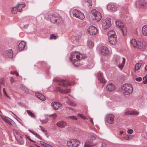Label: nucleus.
<instances>
[{"label":"nucleus","instance_id":"45","mask_svg":"<svg viewBox=\"0 0 147 147\" xmlns=\"http://www.w3.org/2000/svg\"><path fill=\"white\" fill-rule=\"evenodd\" d=\"M67 145L69 147H73L71 140L68 141L67 142Z\"/></svg>","mask_w":147,"mask_h":147},{"label":"nucleus","instance_id":"52","mask_svg":"<svg viewBox=\"0 0 147 147\" xmlns=\"http://www.w3.org/2000/svg\"><path fill=\"white\" fill-rule=\"evenodd\" d=\"M135 80L137 81L140 82L142 80V78L141 77H139L138 78H136Z\"/></svg>","mask_w":147,"mask_h":147},{"label":"nucleus","instance_id":"38","mask_svg":"<svg viewBox=\"0 0 147 147\" xmlns=\"http://www.w3.org/2000/svg\"><path fill=\"white\" fill-rule=\"evenodd\" d=\"M78 57L77 59L78 61L85 58V55L84 54H81L78 53Z\"/></svg>","mask_w":147,"mask_h":147},{"label":"nucleus","instance_id":"48","mask_svg":"<svg viewBox=\"0 0 147 147\" xmlns=\"http://www.w3.org/2000/svg\"><path fill=\"white\" fill-rule=\"evenodd\" d=\"M57 38V36L53 34L51 35L50 36L49 38L50 39H54L55 40Z\"/></svg>","mask_w":147,"mask_h":147},{"label":"nucleus","instance_id":"58","mask_svg":"<svg viewBox=\"0 0 147 147\" xmlns=\"http://www.w3.org/2000/svg\"><path fill=\"white\" fill-rule=\"evenodd\" d=\"M40 143L42 145V146L45 147L46 146V144H47V143H45L42 141H40Z\"/></svg>","mask_w":147,"mask_h":147},{"label":"nucleus","instance_id":"40","mask_svg":"<svg viewBox=\"0 0 147 147\" xmlns=\"http://www.w3.org/2000/svg\"><path fill=\"white\" fill-rule=\"evenodd\" d=\"M116 35L114 31L112 30L109 31L108 33V37Z\"/></svg>","mask_w":147,"mask_h":147},{"label":"nucleus","instance_id":"32","mask_svg":"<svg viewBox=\"0 0 147 147\" xmlns=\"http://www.w3.org/2000/svg\"><path fill=\"white\" fill-rule=\"evenodd\" d=\"M87 46L89 48H92L94 46V43L92 41L88 40L87 42Z\"/></svg>","mask_w":147,"mask_h":147},{"label":"nucleus","instance_id":"6","mask_svg":"<svg viewBox=\"0 0 147 147\" xmlns=\"http://www.w3.org/2000/svg\"><path fill=\"white\" fill-rule=\"evenodd\" d=\"M72 13L73 16L81 20H83L85 18L84 14L77 9H74L72 11Z\"/></svg>","mask_w":147,"mask_h":147},{"label":"nucleus","instance_id":"17","mask_svg":"<svg viewBox=\"0 0 147 147\" xmlns=\"http://www.w3.org/2000/svg\"><path fill=\"white\" fill-rule=\"evenodd\" d=\"M117 38L116 35L108 37L110 43L113 45L115 44L117 42Z\"/></svg>","mask_w":147,"mask_h":147},{"label":"nucleus","instance_id":"56","mask_svg":"<svg viewBox=\"0 0 147 147\" xmlns=\"http://www.w3.org/2000/svg\"><path fill=\"white\" fill-rule=\"evenodd\" d=\"M78 115L79 116H80V117L83 119H85L86 118V117H85L84 116V115L82 114H78Z\"/></svg>","mask_w":147,"mask_h":147},{"label":"nucleus","instance_id":"24","mask_svg":"<svg viewBox=\"0 0 147 147\" xmlns=\"http://www.w3.org/2000/svg\"><path fill=\"white\" fill-rule=\"evenodd\" d=\"M107 7L108 9L111 10L113 11H115L117 8L116 6L112 3L108 4L107 6Z\"/></svg>","mask_w":147,"mask_h":147},{"label":"nucleus","instance_id":"10","mask_svg":"<svg viewBox=\"0 0 147 147\" xmlns=\"http://www.w3.org/2000/svg\"><path fill=\"white\" fill-rule=\"evenodd\" d=\"M13 134L17 141L20 144H24L23 138L21 135L16 131H13Z\"/></svg>","mask_w":147,"mask_h":147},{"label":"nucleus","instance_id":"44","mask_svg":"<svg viewBox=\"0 0 147 147\" xmlns=\"http://www.w3.org/2000/svg\"><path fill=\"white\" fill-rule=\"evenodd\" d=\"M65 98L67 99V100H66V102L69 105H71L72 103V102L71 100L69 99L68 96H65Z\"/></svg>","mask_w":147,"mask_h":147},{"label":"nucleus","instance_id":"57","mask_svg":"<svg viewBox=\"0 0 147 147\" xmlns=\"http://www.w3.org/2000/svg\"><path fill=\"white\" fill-rule=\"evenodd\" d=\"M130 135H127L124 137V138L126 140H128L130 138Z\"/></svg>","mask_w":147,"mask_h":147},{"label":"nucleus","instance_id":"16","mask_svg":"<svg viewBox=\"0 0 147 147\" xmlns=\"http://www.w3.org/2000/svg\"><path fill=\"white\" fill-rule=\"evenodd\" d=\"M51 105L53 109L56 110H57L59 109H61L62 107V104L57 102H53L51 103Z\"/></svg>","mask_w":147,"mask_h":147},{"label":"nucleus","instance_id":"21","mask_svg":"<svg viewBox=\"0 0 147 147\" xmlns=\"http://www.w3.org/2000/svg\"><path fill=\"white\" fill-rule=\"evenodd\" d=\"M96 139V138L95 136L92 135L90 137V140L87 142L93 146L95 144L94 141Z\"/></svg>","mask_w":147,"mask_h":147},{"label":"nucleus","instance_id":"35","mask_svg":"<svg viewBox=\"0 0 147 147\" xmlns=\"http://www.w3.org/2000/svg\"><path fill=\"white\" fill-rule=\"evenodd\" d=\"M114 59L116 64H119L120 61V57L118 55H116L114 56Z\"/></svg>","mask_w":147,"mask_h":147},{"label":"nucleus","instance_id":"30","mask_svg":"<svg viewBox=\"0 0 147 147\" xmlns=\"http://www.w3.org/2000/svg\"><path fill=\"white\" fill-rule=\"evenodd\" d=\"M142 32L144 35L147 36V25H145L142 27Z\"/></svg>","mask_w":147,"mask_h":147},{"label":"nucleus","instance_id":"51","mask_svg":"<svg viewBox=\"0 0 147 147\" xmlns=\"http://www.w3.org/2000/svg\"><path fill=\"white\" fill-rule=\"evenodd\" d=\"M0 85H5L4 79L3 78H2L0 79Z\"/></svg>","mask_w":147,"mask_h":147},{"label":"nucleus","instance_id":"60","mask_svg":"<svg viewBox=\"0 0 147 147\" xmlns=\"http://www.w3.org/2000/svg\"><path fill=\"white\" fill-rule=\"evenodd\" d=\"M28 24H27L24 25L22 26V28H24V29H26L28 27Z\"/></svg>","mask_w":147,"mask_h":147},{"label":"nucleus","instance_id":"50","mask_svg":"<svg viewBox=\"0 0 147 147\" xmlns=\"http://www.w3.org/2000/svg\"><path fill=\"white\" fill-rule=\"evenodd\" d=\"M81 33H80L79 34L77 35L76 36V39L77 40H79L81 38Z\"/></svg>","mask_w":147,"mask_h":147},{"label":"nucleus","instance_id":"46","mask_svg":"<svg viewBox=\"0 0 147 147\" xmlns=\"http://www.w3.org/2000/svg\"><path fill=\"white\" fill-rule=\"evenodd\" d=\"M143 82L144 84H146L147 83V74L143 78Z\"/></svg>","mask_w":147,"mask_h":147},{"label":"nucleus","instance_id":"2","mask_svg":"<svg viewBox=\"0 0 147 147\" xmlns=\"http://www.w3.org/2000/svg\"><path fill=\"white\" fill-rule=\"evenodd\" d=\"M53 81L58 83V85L61 86L67 87L68 86L74 85V82L73 81L70 82L69 81H65L61 78H55Z\"/></svg>","mask_w":147,"mask_h":147},{"label":"nucleus","instance_id":"1","mask_svg":"<svg viewBox=\"0 0 147 147\" xmlns=\"http://www.w3.org/2000/svg\"><path fill=\"white\" fill-rule=\"evenodd\" d=\"M45 18L49 20L52 23L55 24H61L63 23L62 18L57 13H50L45 14Z\"/></svg>","mask_w":147,"mask_h":147},{"label":"nucleus","instance_id":"19","mask_svg":"<svg viewBox=\"0 0 147 147\" xmlns=\"http://www.w3.org/2000/svg\"><path fill=\"white\" fill-rule=\"evenodd\" d=\"M56 125L58 127L63 128L66 125V123L64 121H60L58 122L56 124Z\"/></svg>","mask_w":147,"mask_h":147},{"label":"nucleus","instance_id":"29","mask_svg":"<svg viewBox=\"0 0 147 147\" xmlns=\"http://www.w3.org/2000/svg\"><path fill=\"white\" fill-rule=\"evenodd\" d=\"M126 114L131 115H139V112L137 111L134 110L133 111H128Z\"/></svg>","mask_w":147,"mask_h":147},{"label":"nucleus","instance_id":"39","mask_svg":"<svg viewBox=\"0 0 147 147\" xmlns=\"http://www.w3.org/2000/svg\"><path fill=\"white\" fill-rule=\"evenodd\" d=\"M21 89L24 90L25 92L27 93L28 92V89L26 88L24 86L22 85L20 87Z\"/></svg>","mask_w":147,"mask_h":147},{"label":"nucleus","instance_id":"3","mask_svg":"<svg viewBox=\"0 0 147 147\" xmlns=\"http://www.w3.org/2000/svg\"><path fill=\"white\" fill-rule=\"evenodd\" d=\"M121 89L124 94L129 95L133 91V88L132 86L128 84H125L121 87Z\"/></svg>","mask_w":147,"mask_h":147},{"label":"nucleus","instance_id":"43","mask_svg":"<svg viewBox=\"0 0 147 147\" xmlns=\"http://www.w3.org/2000/svg\"><path fill=\"white\" fill-rule=\"evenodd\" d=\"M27 112L28 115L32 117H35V116L34 114L32 113L31 111H30L29 110H27Z\"/></svg>","mask_w":147,"mask_h":147},{"label":"nucleus","instance_id":"63","mask_svg":"<svg viewBox=\"0 0 147 147\" xmlns=\"http://www.w3.org/2000/svg\"><path fill=\"white\" fill-rule=\"evenodd\" d=\"M3 92L4 95L6 94H7V93L5 91V88H3Z\"/></svg>","mask_w":147,"mask_h":147},{"label":"nucleus","instance_id":"61","mask_svg":"<svg viewBox=\"0 0 147 147\" xmlns=\"http://www.w3.org/2000/svg\"><path fill=\"white\" fill-rule=\"evenodd\" d=\"M14 78L13 77H11L10 78V82L11 84H12L13 82H14Z\"/></svg>","mask_w":147,"mask_h":147},{"label":"nucleus","instance_id":"22","mask_svg":"<svg viewBox=\"0 0 147 147\" xmlns=\"http://www.w3.org/2000/svg\"><path fill=\"white\" fill-rule=\"evenodd\" d=\"M114 84L112 83H110L106 87V89L109 92H112L115 89Z\"/></svg>","mask_w":147,"mask_h":147},{"label":"nucleus","instance_id":"28","mask_svg":"<svg viewBox=\"0 0 147 147\" xmlns=\"http://www.w3.org/2000/svg\"><path fill=\"white\" fill-rule=\"evenodd\" d=\"M25 44V42L23 41L21 42L19 44L18 48L20 51H22L24 49Z\"/></svg>","mask_w":147,"mask_h":147},{"label":"nucleus","instance_id":"31","mask_svg":"<svg viewBox=\"0 0 147 147\" xmlns=\"http://www.w3.org/2000/svg\"><path fill=\"white\" fill-rule=\"evenodd\" d=\"M130 45L131 46L134 48H136L137 46V42L135 39H133L131 40L130 42Z\"/></svg>","mask_w":147,"mask_h":147},{"label":"nucleus","instance_id":"15","mask_svg":"<svg viewBox=\"0 0 147 147\" xmlns=\"http://www.w3.org/2000/svg\"><path fill=\"white\" fill-rule=\"evenodd\" d=\"M100 51L102 55H107L110 53V51L105 46H102L100 48Z\"/></svg>","mask_w":147,"mask_h":147},{"label":"nucleus","instance_id":"41","mask_svg":"<svg viewBox=\"0 0 147 147\" xmlns=\"http://www.w3.org/2000/svg\"><path fill=\"white\" fill-rule=\"evenodd\" d=\"M94 62L93 61V59H91L90 61L89 62V68H92L94 65Z\"/></svg>","mask_w":147,"mask_h":147},{"label":"nucleus","instance_id":"54","mask_svg":"<svg viewBox=\"0 0 147 147\" xmlns=\"http://www.w3.org/2000/svg\"><path fill=\"white\" fill-rule=\"evenodd\" d=\"M133 132V130L132 129H129L127 131V132L129 134H131Z\"/></svg>","mask_w":147,"mask_h":147},{"label":"nucleus","instance_id":"8","mask_svg":"<svg viewBox=\"0 0 147 147\" xmlns=\"http://www.w3.org/2000/svg\"><path fill=\"white\" fill-rule=\"evenodd\" d=\"M137 7L146 9L147 8V1L145 0H138L136 2Z\"/></svg>","mask_w":147,"mask_h":147},{"label":"nucleus","instance_id":"27","mask_svg":"<svg viewBox=\"0 0 147 147\" xmlns=\"http://www.w3.org/2000/svg\"><path fill=\"white\" fill-rule=\"evenodd\" d=\"M71 140L73 147H77L80 144V141L76 139H72Z\"/></svg>","mask_w":147,"mask_h":147},{"label":"nucleus","instance_id":"59","mask_svg":"<svg viewBox=\"0 0 147 147\" xmlns=\"http://www.w3.org/2000/svg\"><path fill=\"white\" fill-rule=\"evenodd\" d=\"M36 137H37L38 139H39L41 140H42V138L38 134H36V135H35Z\"/></svg>","mask_w":147,"mask_h":147},{"label":"nucleus","instance_id":"25","mask_svg":"<svg viewBox=\"0 0 147 147\" xmlns=\"http://www.w3.org/2000/svg\"><path fill=\"white\" fill-rule=\"evenodd\" d=\"M2 119L5 121L9 124L12 123V122H14V121L11 119L7 117H2Z\"/></svg>","mask_w":147,"mask_h":147},{"label":"nucleus","instance_id":"62","mask_svg":"<svg viewBox=\"0 0 147 147\" xmlns=\"http://www.w3.org/2000/svg\"><path fill=\"white\" fill-rule=\"evenodd\" d=\"M28 130L30 132V133H32V134L34 135L35 136L36 135V133H34V131H32L30 129H28Z\"/></svg>","mask_w":147,"mask_h":147},{"label":"nucleus","instance_id":"37","mask_svg":"<svg viewBox=\"0 0 147 147\" xmlns=\"http://www.w3.org/2000/svg\"><path fill=\"white\" fill-rule=\"evenodd\" d=\"M18 8V9H20V11L22 10V9L25 6V4L23 2H21L20 3H19L18 4V6H17Z\"/></svg>","mask_w":147,"mask_h":147},{"label":"nucleus","instance_id":"20","mask_svg":"<svg viewBox=\"0 0 147 147\" xmlns=\"http://www.w3.org/2000/svg\"><path fill=\"white\" fill-rule=\"evenodd\" d=\"M98 80L101 83H105V80L103 77V74L101 72H98L97 74Z\"/></svg>","mask_w":147,"mask_h":147},{"label":"nucleus","instance_id":"36","mask_svg":"<svg viewBox=\"0 0 147 147\" xmlns=\"http://www.w3.org/2000/svg\"><path fill=\"white\" fill-rule=\"evenodd\" d=\"M144 46L143 42L141 41H139L137 42V46H136V48L139 49H142Z\"/></svg>","mask_w":147,"mask_h":147},{"label":"nucleus","instance_id":"47","mask_svg":"<svg viewBox=\"0 0 147 147\" xmlns=\"http://www.w3.org/2000/svg\"><path fill=\"white\" fill-rule=\"evenodd\" d=\"M40 120L42 124H45L48 122L49 119L48 118H47L43 120L40 119Z\"/></svg>","mask_w":147,"mask_h":147},{"label":"nucleus","instance_id":"9","mask_svg":"<svg viewBox=\"0 0 147 147\" xmlns=\"http://www.w3.org/2000/svg\"><path fill=\"white\" fill-rule=\"evenodd\" d=\"M102 26L104 29H107L111 25V19L109 18H106L103 20L102 23Z\"/></svg>","mask_w":147,"mask_h":147},{"label":"nucleus","instance_id":"11","mask_svg":"<svg viewBox=\"0 0 147 147\" xmlns=\"http://www.w3.org/2000/svg\"><path fill=\"white\" fill-rule=\"evenodd\" d=\"M88 33L90 35H95L97 32V28L94 26H90L87 29Z\"/></svg>","mask_w":147,"mask_h":147},{"label":"nucleus","instance_id":"23","mask_svg":"<svg viewBox=\"0 0 147 147\" xmlns=\"http://www.w3.org/2000/svg\"><path fill=\"white\" fill-rule=\"evenodd\" d=\"M35 95L38 98L42 100L45 101L46 100L45 96L40 93L36 92L35 93Z\"/></svg>","mask_w":147,"mask_h":147},{"label":"nucleus","instance_id":"64","mask_svg":"<svg viewBox=\"0 0 147 147\" xmlns=\"http://www.w3.org/2000/svg\"><path fill=\"white\" fill-rule=\"evenodd\" d=\"M45 147H53L49 145L48 144H46V146Z\"/></svg>","mask_w":147,"mask_h":147},{"label":"nucleus","instance_id":"26","mask_svg":"<svg viewBox=\"0 0 147 147\" xmlns=\"http://www.w3.org/2000/svg\"><path fill=\"white\" fill-rule=\"evenodd\" d=\"M7 56L9 58H12L13 56V53L12 49L8 50L5 52Z\"/></svg>","mask_w":147,"mask_h":147},{"label":"nucleus","instance_id":"42","mask_svg":"<svg viewBox=\"0 0 147 147\" xmlns=\"http://www.w3.org/2000/svg\"><path fill=\"white\" fill-rule=\"evenodd\" d=\"M123 60L122 61V63L121 64V65H118V67H119L121 69H123V66L124 65L125 63V59L123 57Z\"/></svg>","mask_w":147,"mask_h":147},{"label":"nucleus","instance_id":"5","mask_svg":"<svg viewBox=\"0 0 147 147\" xmlns=\"http://www.w3.org/2000/svg\"><path fill=\"white\" fill-rule=\"evenodd\" d=\"M116 24L117 27L120 28L123 35L124 36H126L127 31L126 27L124 26V24L121 21L118 20L116 22Z\"/></svg>","mask_w":147,"mask_h":147},{"label":"nucleus","instance_id":"7","mask_svg":"<svg viewBox=\"0 0 147 147\" xmlns=\"http://www.w3.org/2000/svg\"><path fill=\"white\" fill-rule=\"evenodd\" d=\"M91 13L93 15L94 20L98 22L101 19L102 16L101 13L95 9H92Z\"/></svg>","mask_w":147,"mask_h":147},{"label":"nucleus","instance_id":"55","mask_svg":"<svg viewBox=\"0 0 147 147\" xmlns=\"http://www.w3.org/2000/svg\"><path fill=\"white\" fill-rule=\"evenodd\" d=\"M67 118H70L72 119L77 120V119L74 116H69L67 117Z\"/></svg>","mask_w":147,"mask_h":147},{"label":"nucleus","instance_id":"13","mask_svg":"<svg viewBox=\"0 0 147 147\" xmlns=\"http://www.w3.org/2000/svg\"><path fill=\"white\" fill-rule=\"evenodd\" d=\"M82 2L84 6L86 7L90 8L92 4V0H83Z\"/></svg>","mask_w":147,"mask_h":147},{"label":"nucleus","instance_id":"53","mask_svg":"<svg viewBox=\"0 0 147 147\" xmlns=\"http://www.w3.org/2000/svg\"><path fill=\"white\" fill-rule=\"evenodd\" d=\"M47 115L50 117H53L54 118H55L57 116V115L55 113L51 115Z\"/></svg>","mask_w":147,"mask_h":147},{"label":"nucleus","instance_id":"33","mask_svg":"<svg viewBox=\"0 0 147 147\" xmlns=\"http://www.w3.org/2000/svg\"><path fill=\"white\" fill-rule=\"evenodd\" d=\"M11 13L13 14H16L18 12L20 11V9L18 8L17 6L15 7H12L11 10Z\"/></svg>","mask_w":147,"mask_h":147},{"label":"nucleus","instance_id":"18","mask_svg":"<svg viewBox=\"0 0 147 147\" xmlns=\"http://www.w3.org/2000/svg\"><path fill=\"white\" fill-rule=\"evenodd\" d=\"M55 91L56 92H59L63 94H67L69 92L70 90L68 89L65 90H62L59 87H57L55 88Z\"/></svg>","mask_w":147,"mask_h":147},{"label":"nucleus","instance_id":"34","mask_svg":"<svg viewBox=\"0 0 147 147\" xmlns=\"http://www.w3.org/2000/svg\"><path fill=\"white\" fill-rule=\"evenodd\" d=\"M142 63V61H140L138 63H137L135 66V70H139L141 67Z\"/></svg>","mask_w":147,"mask_h":147},{"label":"nucleus","instance_id":"12","mask_svg":"<svg viewBox=\"0 0 147 147\" xmlns=\"http://www.w3.org/2000/svg\"><path fill=\"white\" fill-rule=\"evenodd\" d=\"M114 116L112 114H109L107 115L105 118V121L108 123L112 124L114 122Z\"/></svg>","mask_w":147,"mask_h":147},{"label":"nucleus","instance_id":"14","mask_svg":"<svg viewBox=\"0 0 147 147\" xmlns=\"http://www.w3.org/2000/svg\"><path fill=\"white\" fill-rule=\"evenodd\" d=\"M120 17L123 20L126 21H127L132 19L129 13H122L120 15Z\"/></svg>","mask_w":147,"mask_h":147},{"label":"nucleus","instance_id":"4","mask_svg":"<svg viewBox=\"0 0 147 147\" xmlns=\"http://www.w3.org/2000/svg\"><path fill=\"white\" fill-rule=\"evenodd\" d=\"M78 57V52L74 51L70 53L69 59L71 61H72L73 65L76 66H78L79 65L78 64L76 63V62L78 61L77 59Z\"/></svg>","mask_w":147,"mask_h":147},{"label":"nucleus","instance_id":"49","mask_svg":"<svg viewBox=\"0 0 147 147\" xmlns=\"http://www.w3.org/2000/svg\"><path fill=\"white\" fill-rule=\"evenodd\" d=\"M92 146L87 142L85 143L83 147H90L91 146Z\"/></svg>","mask_w":147,"mask_h":147}]
</instances>
